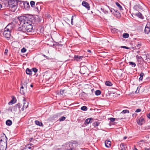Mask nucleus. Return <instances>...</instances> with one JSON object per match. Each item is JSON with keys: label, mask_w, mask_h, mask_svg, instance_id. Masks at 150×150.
<instances>
[{"label": "nucleus", "mask_w": 150, "mask_h": 150, "mask_svg": "<svg viewBox=\"0 0 150 150\" xmlns=\"http://www.w3.org/2000/svg\"><path fill=\"white\" fill-rule=\"evenodd\" d=\"M26 25L22 27L21 28V27H19V30L25 33L34 32L35 29L33 28L32 24H27Z\"/></svg>", "instance_id": "f257e3e1"}, {"label": "nucleus", "mask_w": 150, "mask_h": 150, "mask_svg": "<svg viewBox=\"0 0 150 150\" xmlns=\"http://www.w3.org/2000/svg\"><path fill=\"white\" fill-rule=\"evenodd\" d=\"M20 22V25L22 27L26 24H32V22L29 18L24 16H21L18 17Z\"/></svg>", "instance_id": "f03ea898"}, {"label": "nucleus", "mask_w": 150, "mask_h": 150, "mask_svg": "<svg viewBox=\"0 0 150 150\" xmlns=\"http://www.w3.org/2000/svg\"><path fill=\"white\" fill-rule=\"evenodd\" d=\"M11 32L8 30H6V29L4 28L3 35L6 38L8 39L11 37Z\"/></svg>", "instance_id": "7ed1b4c3"}, {"label": "nucleus", "mask_w": 150, "mask_h": 150, "mask_svg": "<svg viewBox=\"0 0 150 150\" xmlns=\"http://www.w3.org/2000/svg\"><path fill=\"white\" fill-rule=\"evenodd\" d=\"M15 25L14 23H11L9 24L5 28L6 30H8L11 32L13 29L15 27Z\"/></svg>", "instance_id": "20e7f679"}, {"label": "nucleus", "mask_w": 150, "mask_h": 150, "mask_svg": "<svg viewBox=\"0 0 150 150\" xmlns=\"http://www.w3.org/2000/svg\"><path fill=\"white\" fill-rule=\"evenodd\" d=\"M33 10L36 11H40L41 10V6L40 5V3L39 2H37L34 7H32Z\"/></svg>", "instance_id": "39448f33"}, {"label": "nucleus", "mask_w": 150, "mask_h": 150, "mask_svg": "<svg viewBox=\"0 0 150 150\" xmlns=\"http://www.w3.org/2000/svg\"><path fill=\"white\" fill-rule=\"evenodd\" d=\"M14 5L9 6V9L10 11L13 12H15L17 9L18 6L17 3H15Z\"/></svg>", "instance_id": "423d86ee"}, {"label": "nucleus", "mask_w": 150, "mask_h": 150, "mask_svg": "<svg viewBox=\"0 0 150 150\" xmlns=\"http://www.w3.org/2000/svg\"><path fill=\"white\" fill-rule=\"evenodd\" d=\"M7 138L6 136L4 134L3 136L0 138V143L3 142L7 143Z\"/></svg>", "instance_id": "0eeeda50"}, {"label": "nucleus", "mask_w": 150, "mask_h": 150, "mask_svg": "<svg viewBox=\"0 0 150 150\" xmlns=\"http://www.w3.org/2000/svg\"><path fill=\"white\" fill-rule=\"evenodd\" d=\"M28 102H25V99H23V107L21 108V109L22 111H23L24 109H26L28 106Z\"/></svg>", "instance_id": "6e6552de"}, {"label": "nucleus", "mask_w": 150, "mask_h": 150, "mask_svg": "<svg viewBox=\"0 0 150 150\" xmlns=\"http://www.w3.org/2000/svg\"><path fill=\"white\" fill-rule=\"evenodd\" d=\"M7 144V143H0V150H6Z\"/></svg>", "instance_id": "1a4fd4ad"}, {"label": "nucleus", "mask_w": 150, "mask_h": 150, "mask_svg": "<svg viewBox=\"0 0 150 150\" xmlns=\"http://www.w3.org/2000/svg\"><path fill=\"white\" fill-rule=\"evenodd\" d=\"M137 123L140 125H142L145 123V120L144 118L142 117H140L139 119L137 120Z\"/></svg>", "instance_id": "9d476101"}, {"label": "nucleus", "mask_w": 150, "mask_h": 150, "mask_svg": "<svg viewBox=\"0 0 150 150\" xmlns=\"http://www.w3.org/2000/svg\"><path fill=\"white\" fill-rule=\"evenodd\" d=\"M21 105L20 103H18L13 108V110L14 111H17V110H19V111H21V110L20 109Z\"/></svg>", "instance_id": "9b49d317"}, {"label": "nucleus", "mask_w": 150, "mask_h": 150, "mask_svg": "<svg viewBox=\"0 0 150 150\" xmlns=\"http://www.w3.org/2000/svg\"><path fill=\"white\" fill-rule=\"evenodd\" d=\"M150 31V25L149 24H147L145 27L144 30L145 33L148 34Z\"/></svg>", "instance_id": "f8f14e48"}, {"label": "nucleus", "mask_w": 150, "mask_h": 150, "mask_svg": "<svg viewBox=\"0 0 150 150\" xmlns=\"http://www.w3.org/2000/svg\"><path fill=\"white\" fill-rule=\"evenodd\" d=\"M82 5L85 7L86 8L88 9V10H89L90 9V7L89 4L88 3L85 1H83L82 3Z\"/></svg>", "instance_id": "ddd939ff"}, {"label": "nucleus", "mask_w": 150, "mask_h": 150, "mask_svg": "<svg viewBox=\"0 0 150 150\" xmlns=\"http://www.w3.org/2000/svg\"><path fill=\"white\" fill-rule=\"evenodd\" d=\"M23 4L24 6V7L25 9L27 10H28L30 8L29 4L27 2H24Z\"/></svg>", "instance_id": "4468645a"}, {"label": "nucleus", "mask_w": 150, "mask_h": 150, "mask_svg": "<svg viewBox=\"0 0 150 150\" xmlns=\"http://www.w3.org/2000/svg\"><path fill=\"white\" fill-rule=\"evenodd\" d=\"M83 56H79L78 55H75L74 58L75 60L77 61H80L83 58Z\"/></svg>", "instance_id": "2eb2a0df"}, {"label": "nucleus", "mask_w": 150, "mask_h": 150, "mask_svg": "<svg viewBox=\"0 0 150 150\" xmlns=\"http://www.w3.org/2000/svg\"><path fill=\"white\" fill-rule=\"evenodd\" d=\"M15 3H17L16 2H15L14 0H9L8 1V4L10 6H12L14 5Z\"/></svg>", "instance_id": "dca6fc26"}, {"label": "nucleus", "mask_w": 150, "mask_h": 150, "mask_svg": "<svg viewBox=\"0 0 150 150\" xmlns=\"http://www.w3.org/2000/svg\"><path fill=\"white\" fill-rule=\"evenodd\" d=\"M105 143V146L107 147H109L111 146V142L110 141L106 140Z\"/></svg>", "instance_id": "f3484780"}, {"label": "nucleus", "mask_w": 150, "mask_h": 150, "mask_svg": "<svg viewBox=\"0 0 150 150\" xmlns=\"http://www.w3.org/2000/svg\"><path fill=\"white\" fill-rule=\"evenodd\" d=\"M26 72L27 74L30 75L32 74V70L29 68H27L26 70Z\"/></svg>", "instance_id": "a211bd4d"}, {"label": "nucleus", "mask_w": 150, "mask_h": 150, "mask_svg": "<svg viewBox=\"0 0 150 150\" xmlns=\"http://www.w3.org/2000/svg\"><path fill=\"white\" fill-rule=\"evenodd\" d=\"M35 123L36 125H39L40 126H43V125L42 122H40L38 120H36L35 121Z\"/></svg>", "instance_id": "6ab92c4d"}, {"label": "nucleus", "mask_w": 150, "mask_h": 150, "mask_svg": "<svg viewBox=\"0 0 150 150\" xmlns=\"http://www.w3.org/2000/svg\"><path fill=\"white\" fill-rule=\"evenodd\" d=\"M135 15L138 16L139 18H141L143 19V17L142 15V14L140 12H138L136 13Z\"/></svg>", "instance_id": "aec40b11"}, {"label": "nucleus", "mask_w": 150, "mask_h": 150, "mask_svg": "<svg viewBox=\"0 0 150 150\" xmlns=\"http://www.w3.org/2000/svg\"><path fill=\"white\" fill-rule=\"evenodd\" d=\"M93 119V118H88L86 119L85 122V123L87 124H88L90 123H91V120Z\"/></svg>", "instance_id": "412c9836"}, {"label": "nucleus", "mask_w": 150, "mask_h": 150, "mask_svg": "<svg viewBox=\"0 0 150 150\" xmlns=\"http://www.w3.org/2000/svg\"><path fill=\"white\" fill-rule=\"evenodd\" d=\"M75 144L73 143H71L69 145V147L71 149H73L74 150H75Z\"/></svg>", "instance_id": "4be33fe9"}, {"label": "nucleus", "mask_w": 150, "mask_h": 150, "mask_svg": "<svg viewBox=\"0 0 150 150\" xmlns=\"http://www.w3.org/2000/svg\"><path fill=\"white\" fill-rule=\"evenodd\" d=\"M12 122L11 120H8L6 122V124L7 125L10 126L12 125Z\"/></svg>", "instance_id": "5701e85b"}, {"label": "nucleus", "mask_w": 150, "mask_h": 150, "mask_svg": "<svg viewBox=\"0 0 150 150\" xmlns=\"http://www.w3.org/2000/svg\"><path fill=\"white\" fill-rule=\"evenodd\" d=\"M115 4L116 6L118 7L119 10H123L122 6L118 2H116L115 3Z\"/></svg>", "instance_id": "b1692460"}, {"label": "nucleus", "mask_w": 150, "mask_h": 150, "mask_svg": "<svg viewBox=\"0 0 150 150\" xmlns=\"http://www.w3.org/2000/svg\"><path fill=\"white\" fill-rule=\"evenodd\" d=\"M142 46L141 43L138 42L136 46L135 47V48L136 49H139Z\"/></svg>", "instance_id": "393cba45"}, {"label": "nucleus", "mask_w": 150, "mask_h": 150, "mask_svg": "<svg viewBox=\"0 0 150 150\" xmlns=\"http://www.w3.org/2000/svg\"><path fill=\"white\" fill-rule=\"evenodd\" d=\"M105 84L106 85L108 86H111L112 84V83L109 81H107L105 82Z\"/></svg>", "instance_id": "a878e982"}, {"label": "nucleus", "mask_w": 150, "mask_h": 150, "mask_svg": "<svg viewBox=\"0 0 150 150\" xmlns=\"http://www.w3.org/2000/svg\"><path fill=\"white\" fill-rule=\"evenodd\" d=\"M120 146L122 148L121 150H125V147H126L125 145L123 143H121L120 144Z\"/></svg>", "instance_id": "bb28decb"}, {"label": "nucleus", "mask_w": 150, "mask_h": 150, "mask_svg": "<svg viewBox=\"0 0 150 150\" xmlns=\"http://www.w3.org/2000/svg\"><path fill=\"white\" fill-rule=\"evenodd\" d=\"M129 34L127 33H124L123 34L122 37L123 38H126L129 37Z\"/></svg>", "instance_id": "cd10ccee"}, {"label": "nucleus", "mask_w": 150, "mask_h": 150, "mask_svg": "<svg viewBox=\"0 0 150 150\" xmlns=\"http://www.w3.org/2000/svg\"><path fill=\"white\" fill-rule=\"evenodd\" d=\"M110 11L111 12H112L113 14L114 15H115V13H118V11L117 10H115L114 9H111Z\"/></svg>", "instance_id": "c85d7f7f"}, {"label": "nucleus", "mask_w": 150, "mask_h": 150, "mask_svg": "<svg viewBox=\"0 0 150 150\" xmlns=\"http://www.w3.org/2000/svg\"><path fill=\"white\" fill-rule=\"evenodd\" d=\"M129 65H131L132 67H135L136 66L135 63L132 62H129Z\"/></svg>", "instance_id": "c756f323"}, {"label": "nucleus", "mask_w": 150, "mask_h": 150, "mask_svg": "<svg viewBox=\"0 0 150 150\" xmlns=\"http://www.w3.org/2000/svg\"><path fill=\"white\" fill-rule=\"evenodd\" d=\"M144 75V74L143 72H141L140 74V77L139 79V81H142L143 79V77Z\"/></svg>", "instance_id": "7c9ffc66"}, {"label": "nucleus", "mask_w": 150, "mask_h": 150, "mask_svg": "<svg viewBox=\"0 0 150 150\" xmlns=\"http://www.w3.org/2000/svg\"><path fill=\"white\" fill-rule=\"evenodd\" d=\"M23 86H22L20 90V93L22 95H24L25 94V92L23 91Z\"/></svg>", "instance_id": "2f4dec72"}, {"label": "nucleus", "mask_w": 150, "mask_h": 150, "mask_svg": "<svg viewBox=\"0 0 150 150\" xmlns=\"http://www.w3.org/2000/svg\"><path fill=\"white\" fill-rule=\"evenodd\" d=\"M30 5L31 8L34 7V6H35V2L33 1H31L30 2Z\"/></svg>", "instance_id": "473e14b6"}, {"label": "nucleus", "mask_w": 150, "mask_h": 150, "mask_svg": "<svg viewBox=\"0 0 150 150\" xmlns=\"http://www.w3.org/2000/svg\"><path fill=\"white\" fill-rule=\"evenodd\" d=\"M101 93V92L100 90H97L95 91V94L96 96L99 95Z\"/></svg>", "instance_id": "72a5a7b5"}, {"label": "nucleus", "mask_w": 150, "mask_h": 150, "mask_svg": "<svg viewBox=\"0 0 150 150\" xmlns=\"http://www.w3.org/2000/svg\"><path fill=\"white\" fill-rule=\"evenodd\" d=\"M116 119L114 118H112V117H110V118H108V120H110V122H114L115 121V120Z\"/></svg>", "instance_id": "f704fd0d"}, {"label": "nucleus", "mask_w": 150, "mask_h": 150, "mask_svg": "<svg viewBox=\"0 0 150 150\" xmlns=\"http://www.w3.org/2000/svg\"><path fill=\"white\" fill-rule=\"evenodd\" d=\"M27 149L29 150H33V148H32L30 146L29 144H28L26 146Z\"/></svg>", "instance_id": "c9c22d12"}, {"label": "nucleus", "mask_w": 150, "mask_h": 150, "mask_svg": "<svg viewBox=\"0 0 150 150\" xmlns=\"http://www.w3.org/2000/svg\"><path fill=\"white\" fill-rule=\"evenodd\" d=\"M81 109L83 111H86L87 110V108L86 106H84L81 107Z\"/></svg>", "instance_id": "e433bc0d"}, {"label": "nucleus", "mask_w": 150, "mask_h": 150, "mask_svg": "<svg viewBox=\"0 0 150 150\" xmlns=\"http://www.w3.org/2000/svg\"><path fill=\"white\" fill-rule=\"evenodd\" d=\"M100 9L101 10V11L105 13L106 14H107L108 13V11H106L103 8H101Z\"/></svg>", "instance_id": "4c0bfd02"}, {"label": "nucleus", "mask_w": 150, "mask_h": 150, "mask_svg": "<svg viewBox=\"0 0 150 150\" xmlns=\"http://www.w3.org/2000/svg\"><path fill=\"white\" fill-rule=\"evenodd\" d=\"M65 119H66L65 117L64 116H63V117H60L59 119V120L60 122H61L62 121H63L65 120Z\"/></svg>", "instance_id": "58836bf2"}, {"label": "nucleus", "mask_w": 150, "mask_h": 150, "mask_svg": "<svg viewBox=\"0 0 150 150\" xmlns=\"http://www.w3.org/2000/svg\"><path fill=\"white\" fill-rule=\"evenodd\" d=\"M94 126H97L99 125V122H96L93 123Z\"/></svg>", "instance_id": "ea45409f"}, {"label": "nucleus", "mask_w": 150, "mask_h": 150, "mask_svg": "<svg viewBox=\"0 0 150 150\" xmlns=\"http://www.w3.org/2000/svg\"><path fill=\"white\" fill-rule=\"evenodd\" d=\"M26 50L25 48H23L21 50V52L23 53H24L26 52Z\"/></svg>", "instance_id": "a19ab883"}, {"label": "nucleus", "mask_w": 150, "mask_h": 150, "mask_svg": "<svg viewBox=\"0 0 150 150\" xmlns=\"http://www.w3.org/2000/svg\"><path fill=\"white\" fill-rule=\"evenodd\" d=\"M130 111L129 110H125L122 111L121 112H129Z\"/></svg>", "instance_id": "79ce46f5"}, {"label": "nucleus", "mask_w": 150, "mask_h": 150, "mask_svg": "<svg viewBox=\"0 0 150 150\" xmlns=\"http://www.w3.org/2000/svg\"><path fill=\"white\" fill-rule=\"evenodd\" d=\"M64 90H61L60 91V93L61 95H63L64 93Z\"/></svg>", "instance_id": "37998d69"}, {"label": "nucleus", "mask_w": 150, "mask_h": 150, "mask_svg": "<svg viewBox=\"0 0 150 150\" xmlns=\"http://www.w3.org/2000/svg\"><path fill=\"white\" fill-rule=\"evenodd\" d=\"M32 70L35 73H36L38 71V69L35 68H33Z\"/></svg>", "instance_id": "c03bdc74"}, {"label": "nucleus", "mask_w": 150, "mask_h": 150, "mask_svg": "<svg viewBox=\"0 0 150 150\" xmlns=\"http://www.w3.org/2000/svg\"><path fill=\"white\" fill-rule=\"evenodd\" d=\"M13 108H9L8 110L7 111L9 112H12Z\"/></svg>", "instance_id": "a18cd8bd"}, {"label": "nucleus", "mask_w": 150, "mask_h": 150, "mask_svg": "<svg viewBox=\"0 0 150 150\" xmlns=\"http://www.w3.org/2000/svg\"><path fill=\"white\" fill-rule=\"evenodd\" d=\"M13 98H12V99L11 100V101L8 103L9 104H12L14 103L13 102Z\"/></svg>", "instance_id": "49530a36"}, {"label": "nucleus", "mask_w": 150, "mask_h": 150, "mask_svg": "<svg viewBox=\"0 0 150 150\" xmlns=\"http://www.w3.org/2000/svg\"><path fill=\"white\" fill-rule=\"evenodd\" d=\"M141 110L140 109H138L136 110L135 111V112H141Z\"/></svg>", "instance_id": "de8ad7c7"}, {"label": "nucleus", "mask_w": 150, "mask_h": 150, "mask_svg": "<svg viewBox=\"0 0 150 150\" xmlns=\"http://www.w3.org/2000/svg\"><path fill=\"white\" fill-rule=\"evenodd\" d=\"M73 16H72L71 17V23L72 25H73Z\"/></svg>", "instance_id": "09e8293b"}, {"label": "nucleus", "mask_w": 150, "mask_h": 150, "mask_svg": "<svg viewBox=\"0 0 150 150\" xmlns=\"http://www.w3.org/2000/svg\"><path fill=\"white\" fill-rule=\"evenodd\" d=\"M82 70H83V68H82L81 69L80 71V72L81 74H84L85 73V72H82Z\"/></svg>", "instance_id": "8fccbe9b"}, {"label": "nucleus", "mask_w": 150, "mask_h": 150, "mask_svg": "<svg viewBox=\"0 0 150 150\" xmlns=\"http://www.w3.org/2000/svg\"><path fill=\"white\" fill-rule=\"evenodd\" d=\"M147 117L149 119H150V113H149L147 114Z\"/></svg>", "instance_id": "3c124183"}, {"label": "nucleus", "mask_w": 150, "mask_h": 150, "mask_svg": "<svg viewBox=\"0 0 150 150\" xmlns=\"http://www.w3.org/2000/svg\"><path fill=\"white\" fill-rule=\"evenodd\" d=\"M121 47L122 48H125V49H129V48L127 47H126V46H121Z\"/></svg>", "instance_id": "603ef678"}, {"label": "nucleus", "mask_w": 150, "mask_h": 150, "mask_svg": "<svg viewBox=\"0 0 150 150\" xmlns=\"http://www.w3.org/2000/svg\"><path fill=\"white\" fill-rule=\"evenodd\" d=\"M144 150H150V148L148 147H145L144 148Z\"/></svg>", "instance_id": "864d4df0"}, {"label": "nucleus", "mask_w": 150, "mask_h": 150, "mask_svg": "<svg viewBox=\"0 0 150 150\" xmlns=\"http://www.w3.org/2000/svg\"><path fill=\"white\" fill-rule=\"evenodd\" d=\"M8 51L7 50H6L5 51V52H4L5 54H6L8 52Z\"/></svg>", "instance_id": "5fc2aeb1"}, {"label": "nucleus", "mask_w": 150, "mask_h": 150, "mask_svg": "<svg viewBox=\"0 0 150 150\" xmlns=\"http://www.w3.org/2000/svg\"><path fill=\"white\" fill-rule=\"evenodd\" d=\"M136 57H137V58H138L139 59H140V58H142V57H141V56L139 57L138 55L136 56Z\"/></svg>", "instance_id": "6e6d98bb"}, {"label": "nucleus", "mask_w": 150, "mask_h": 150, "mask_svg": "<svg viewBox=\"0 0 150 150\" xmlns=\"http://www.w3.org/2000/svg\"><path fill=\"white\" fill-rule=\"evenodd\" d=\"M132 115L133 117H134V116L136 117L137 115V114H136L135 113L134 114H133Z\"/></svg>", "instance_id": "4d7b16f0"}, {"label": "nucleus", "mask_w": 150, "mask_h": 150, "mask_svg": "<svg viewBox=\"0 0 150 150\" xmlns=\"http://www.w3.org/2000/svg\"><path fill=\"white\" fill-rule=\"evenodd\" d=\"M33 138H30V139H29V141L30 142H31L32 141V140H33Z\"/></svg>", "instance_id": "13d9d810"}, {"label": "nucleus", "mask_w": 150, "mask_h": 150, "mask_svg": "<svg viewBox=\"0 0 150 150\" xmlns=\"http://www.w3.org/2000/svg\"><path fill=\"white\" fill-rule=\"evenodd\" d=\"M67 150H74V149H71V148H69V149H67Z\"/></svg>", "instance_id": "bf43d9fd"}, {"label": "nucleus", "mask_w": 150, "mask_h": 150, "mask_svg": "<svg viewBox=\"0 0 150 150\" xmlns=\"http://www.w3.org/2000/svg\"><path fill=\"white\" fill-rule=\"evenodd\" d=\"M116 29L115 28H113L112 29H111V31H115Z\"/></svg>", "instance_id": "052dcab7"}, {"label": "nucleus", "mask_w": 150, "mask_h": 150, "mask_svg": "<svg viewBox=\"0 0 150 150\" xmlns=\"http://www.w3.org/2000/svg\"><path fill=\"white\" fill-rule=\"evenodd\" d=\"M133 150H139L137 149L136 147H134V149H133Z\"/></svg>", "instance_id": "680f3d73"}, {"label": "nucleus", "mask_w": 150, "mask_h": 150, "mask_svg": "<svg viewBox=\"0 0 150 150\" xmlns=\"http://www.w3.org/2000/svg\"><path fill=\"white\" fill-rule=\"evenodd\" d=\"M30 86L31 87H33V85L32 84H31L30 85Z\"/></svg>", "instance_id": "e2e57ef3"}, {"label": "nucleus", "mask_w": 150, "mask_h": 150, "mask_svg": "<svg viewBox=\"0 0 150 150\" xmlns=\"http://www.w3.org/2000/svg\"><path fill=\"white\" fill-rule=\"evenodd\" d=\"M127 138L126 137H124V139H125Z\"/></svg>", "instance_id": "0e129e2a"}, {"label": "nucleus", "mask_w": 150, "mask_h": 150, "mask_svg": "<svg viewBox=\"0 0 150 150\" xmlns=\"http://www.w3.org/2000/svg\"><path fill=\"white\" fill-rule=\"evenodd\" d=\"M88 52H91V51L90 50H88Z\"/></svg>", "instance_id": "69168bd1"}, {"label": "nucleus", "mask_w": 150, "mask_h": 150, "mask_svg": "<svg viewBox=\"0 0 150 150\" xmlns=\"http://www.w3.org/2000/svg\"><path fill=\"white\" fill-rule=\"evenodd\" d=\"M1 7V5L0 4V9Z\"/></svg>", "instance_id": "338daca9"}, {"label": "nucleus", "mask_w": 150, "mask_h": 150, "mask_svg": "<svg viewBox=\"0 0 150 150\" xmlns=\"http://www.w3.org/2000/svg\"><path fill=\"white\" fill-rule=\"evenodd\" d=\"M21 150H25V149L23 148V149H21Z\"/></svg>", "instance_id": "774afa93"}]
</instances>
